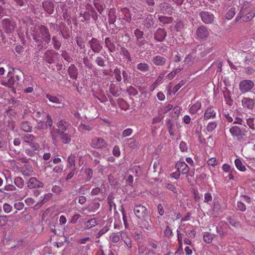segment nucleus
<instances>
[{
    "instance_id": "nucleus-1",
    "label": "nucleus",
    "mask_w": 255,
    "mask_h": 255,
    "mask_svg": "<svg viewBox=\"0 0 255 255\" xmlns=\"http://www.w3.org/2000/svg\"><path fill=\"white\" fill-rule=\"evenodd\" d=\"M90 144L93 148L101 150H106L108 146L107 142L103 138L99 137H93Z\"/></svg>"
},
{
    "instance_id": "nucleus-2",
    "label": "nucleus",
    "mask_w": 255,
    "mask_h": 255,
    "mask_svg": "<svg viewBox=\"0 0 255 255\" xmlns=\"http://www.w3.org/2000/svg\"><path fill=\"white\" fill-rule=\"evenodd\" d=\"M255 16V10H252L244 15V12L241 9L236 17V21H239L242 18L243 21H249L251 20Z\"/></svg>"
},
{
    "instance_id": "nucleus-3",
    "label": "nucleus",
    "mask_w": 255,
    "mask_h": 255,
    "mask_svg": "<svg viewBox=\"0 0 255 255\" xmlns=\"http://www.w3.org/2000/svg\"><path fill=\"white\" fill-rule=\"evenodd\" d=\"M133 211L135 216L138 219H143L148 215L147 209L145 207L141 205L135 206Z\"/></svg>"
},
{
    "instance_id": "nucleus-4",
    "label": "nucleus",
    "mask_w": 255,
    "mask_h": 255,
    "mask_svg": "<svg viewBox=\"0 0 255 255\" xmlns=\"http://www.w3.org/2000/svg\"><path fill=\"white\" fill-rule=\"evenodd\" d=\"M254 86V83L250 80H244L240 82L239 89L242 93L249 92Z\"/></svg>"
},
{
    "instance_id": "nucleus-5",
    "label": "nucleus",
    "mask_w": 255,
    "mask_h": 255,
    "mask_svg": "<svg viewBox=\"0 0 255 255\" xmlns=\"http://www.w3.org/2000/svg\"><path fill=\"white\" fill-rule=\"evenodd\" d=\"M196 38L199 39H204L209 35V29L204 26L199 27L196 31Z\"/></svg>"
},
{
    "instance_id": "nucleus-6",
    "label": "nucleus",
    "mask_w": 255,
    "mask_h": 255,
    "mask_svg": "<svg viewBox=\"0 0 255 255\" xmlns=\"http://www.w3.org/2000/svg\"><path fill=\"white\" fill-rule=\"evenodd\" d=\"M231 134L233 137H240L246 135V131L242 129L240 127L237 126H233L229 129Z\"/></svg>"
},
{
    "instance_id": "nucleus-7",
    "label": "nucleus",
    "mask_w": 255,
    "mask_h": 255,
    "mask_svg": "<svg viewBox=\"0 0 255 255\" xmlns=\"http://www.w3.org/2000/svg\"><path fill=\"white\" fill-rule=\"evenodd\" d=\"M200 15L202 21L206 24L211 23L215 18L211 12L207 11L201 12Z\"/></svg>"
},
{
    "instance_id": "nucleus-8",
    "label": "nucleus",
    "mask_w": 255,
    "mask_h": 255,
    "mask_svg": "<svg viewBox=\"0 0 255 255\" xmlns=\"http://www.w3.org/2000/svg\"><path fill=\"white\" fill-rule=\"evenodd\" d=\"M39 28L40 34H38V36L46 43H49L50 41V36L48 29L43 25H41Z\"/></svg>"
},
{
    "instance_id": "nucleus-9",
    "label": "nucleus",
    "mask_w": 255,
    "mask_h": 255,
    "mask_svg": "<svg viewBox=\"0 0 255 255\" xmlns=\"http://www.w3.org/2000/svg\"><path fill=\"white\" fill-rule=\"evenodd\" d=\"M89 43L91 48L95 53L100 52L103 48L101 43L95 38H93Z\"/></svg>"
},
{
    "instance_id": "nucleus-10",
    "label": "nucleus",
    "mask_w": 255,
    "mask_h": 255,
    "mask_svg": "<svg viewBox=\"0 0 255 255\" xmlns=\"http://www.w3.org/2000/svg\"><path fill=\"white\" fill-rule=\"evenodd\" d=\"M2 25L7 33H11L15 28V23L13 22H11L8 18L3 19L2 20Z\"/></svg>"
},
{
    "instance_id": "nucleus-11",
    "label": "nucleus",
    "mask_w": 255,
    "mask_h": 255,
    "mask_svg": "<svg viewBox=\"0 0 255 255\" xmlns=\"http://www.w3.org/2000/svg\"><path fill=\"white\" fill-rule=\"evenodd\" d=\"M57 126L58 128L57 132L60 134L65 132L71 126V125L67 121L61 120L58 122Z\"/></svg>"
},
{
    "instance_id": "nucleus-12",
    "label": "nucleus",
    "mask_w": 255,
    "mask_h": 255,
    "mask_svg": "<svg viewBox=\"0 0 255 255\" xmlns=\"http://www.w3.org/2000/svg\"><path fill=\"white\" fill-rule=\"evenodd\" d=\"M57 53L52 50H47L44 55V60L49 64L54 62L55 59L57 58Z\"/></svg>"
},
{
    "instance_id": "nucleus-13",
    "label": "nucleus",
    "mask_w": 255,
    "mask_h": 255,
    "mask_svg": "<svg viewBox=\"0 0 255 255\" xmlns=\"http://www.w3.org/2000/svg\"><path fill=\"white\" fill-rule=\"evenodd\" d=\"M27 186L30 189L41 188L43 186V184L36 178L31 177L28 182Z\"/></svg>"
},
{
    "instance_id": "nucleus-14",
    "label": "nucleus",
    "mask_w": 255,
    "mask_h": 255,
    "mask_svg": "<svg viewBox=\"0 0 255 255\" xmlns=\"http://www.w3.org/2000/svg\"><path fill=\"white\" fill-rule=\"evenodd\" d=\"M34 116L38 122V127L41 129L46 128L48 126L46 124L43 118L41 116L40 112H34Z\"/></svg>"
},
{
    "instance_id": "nucleus-15",
    "label": "nucleus",
    "mask_w": 255,
    "mask_h": 255,
    "mask_svg": "<svg viewBox=\"0 0 255 255\" xmlns=\"http://www.w3.org/2000/svg\"><path fill=\"white\" fill-rule=\"evenodd\" d=\"M176 167L179 172H181L183 174L187 173L189 170L188 166L184 161H178L176 164Z\"/></svg>"
},
{
    "instance_id": "nucleus-16",
    "label": "nucleus",
    "mask_w": 255,
    "mask_h": 255,
    "mask_svg": "<svg viewBox=\"0 0 255 255\" xmlns=\"http://www.w3.org/2000/svg\"><path fill=\"white\" fill-rule=\"evenodd\" d=\"M216 112L214 110L213 107L210 106L205 110L204 115V119L208 120L210 119H214L216 117Z\"/></svg>"
},
{
    "instance_id": "nucleus-17",
    "label": "nucleus",
    "mask_w": 255,
    "mask_h": 255,
    "mask_svg": "<svg viewBox=\"0 0 255 255\" xmlns=\"http://www.w3.org/2000/svg\"><path fill=\"white\" fill-rule=\"evenodd\" d=\"M172 10L170 5L166 2H162L159 5V10L163 13L171 14Z\"/></svg>"
},
{
    "instance_id": "nucleus-18",
    "label": "nucleus",
    "mask_w": 255,
    "mask_h": 255,
    "mask_svg": "<svg viewBox=\"0 0 255 255\" xmlns=\"http://www.w3.org/2000/svg\"><path fill=\"white\" fill-rule=\"evenodd\" d=\"M242 103L244 107L249 109H252L255 106L254 100L249 98H243L242 100Z\"/></svg>"
},
{
    "instance_id": "nucleus-19",
    "label": "nucleus",
    "mask_w": 255,
    "mask_h": 255,
    "mask_svg": "<svg viewBox=\"0 0 255 255\" xmlns=\"http://www.w3.org/2000/svg\"><path fill=\"white\" fill-rule=\"evenodd\" d=\"M166 35L165 30L161 28H159L157 30L154 34V38L158 41H162Z\"/></svg>"
},
{
    "instance_id": "nucleus-20",
    "label": "nucleus",
    "mask_w": 255,
    "mask_h": 255,
    "mask_svg": "<svg viewBox=\"0 0 255 255\" xmlns=\"http://www.w3.org/2000/svg\"><path fill=\"white\" fill-rule=\"evenodd\" d=\"M120 236L121 238V240L124 242V243L126 245L127 248L128 249H130L131 248V239L128 236L127 233L126 232H122L120 234Z\"/></svg>"
},
{
    "instance_id": "nucleus-21",
    "label": "nucleus",
    "mask_w": 255,
    "mask_h": 255,
    "mask_svg": "<svg viewBox=\"0 0 255 255\" xmlns=\"http://www.w3.org/2000/svg\"><path fill=\"white\" fill-rule=\"evenodd\" d=\"M120 54L123 56L125 61L127 62H131L132 60L130 54L128 51L124 47H122L120 50Z\"/></svg>"
},
{
    "instance_id": "nucleus-22",
    "label": "nucleus",
    "mask_w": 255,
    "mask_h": 255,
    "mask_svg": "<svg viewBox=\"0 0 255 255\" xmlns=\"http://www.w3.org/2000/svg\"><path fill=\"white\" fill-rule=\"evenodd\" d=\"M134 33V35H135V37H136L137 39L138 40V42L137 43V45H140V46L143 45L145 43V41L144 40H141V41L139 40V39H141L143 37V31L139 30L138 29H136L135 30Z\"/></svg>"
},
{
    "instance_id": "nucleus-23",
    "label": "nucleus",
    "mask_w": 255,
    "mask_h": 255,
    "mask_svg": "<svg viewBox=\"0 0 255 255\" xmlns=\"http://www.w3.org/2000/svg\"><path fill=\"white\" fill-rule=\"evenodd\" d=\"M100 206L99 203L92 202L89 204L86 209L90 212H94L99 208Z\"/></svg>"
},
{
    "instance_id": "nucleus-24",
    "label": "nucleus",
    "mask_w": 255,
    "mask_h": 255,
    "mask_svg": "<svg viewBox=\"0 0 255 255\" xmlns=\"http://www.w3.org/2000/svg\"><path fill=\"white\" fill-rule=\"evenodd\" d=\"M152 61L156 65H163L165 62V58L164 57L157 55L153 57Z\"/></svg>"
},
{
    "instance_id": "nucleus-25",
    "label": "nucleus",
    "mask_w": 255,
    "mask_h": 255,
    "mask_svg": "<svg viewBox=\"0 0 255 255\" xmlns=\"http://www.w3.org/2000/svg\"><path fill=\"white\" fill-rule=\"evenodd\" d=\"M43 6L48 14L53 13L54 9L52 3L48 1L43 2Z\"/></svg>"
},
{
    "instance_id": "nucleus-26",
    "label": "nucleus",
    "mask_w": 255,
    "mask_h": 255,
    "mask_svg": "<svg viewBox=\"0 0 255 255\" xmlns=\"http://www.w3.org/2000/svg\"><path fill=\"white\" fill-rule=\"evenodd\" d=\"M201 107V104L199 102H196L189 108V112L191 114H195L200 110Z\"/></svg>"
},
{
    "instance_id": "nucleus-27",
    "label": "nucleus",
    "mask_w": 255,
    "mask_h": 255,
    "mask_svg": "<svg viewBox=\"0 0 255 255\" xmlns=\"http://www.w3.org/2000/svg\"><path fill=\"white\" fill-rule=\"evenodd\" d=\"M98 224V221L96 218L91 219L85 223V228L86 229H89Z\"/></svg>"
},
{
    "instance_id": "nucleus-28",
    "label": "nucleus",
    "mask_w": 255,
    "mask_h": 255,
    "mask_svg": "<svg viewBox=\"0 0 255 255\" xmlns=\"http://www.w3.org/2000/svg\"><path fill=\"white\" fill-rule=\"evenodd\" d=\"M41 113V116L42 118H43L44 120H45V118H46V121L45 122L46 124L49 127L52 126L53 124V121L51 117L48 115L47 114L43 111H42Z\"/></svg>"
},
{
    "instance_id": "nucleus-29",
    "label": "nucleus",
    "mask_w": 255,
    "mask_h": 255,
    "mask_svg": "<svg viewBox=\"0 0 255 255\" xmlns=\"http://www.w3.org/2000/svg\"><path fill=\"white\" fill-rule=\"evenodd\" d=\"M62 142L64 144L69 143L71 141V137L70 134L67 133H62L59 134Z\"/></svg>"
},
{
    "instance_id": "nucleus-30",
    "label": "nucleus",
    "mask_w": 255,
    "mask_h": 255,
    "mask_svg": "<svg viewBox=\"0 0 255 255\" xmlns=\"http://www.w3.org/2000/svg\"><path fill=\"white\" fill-rule=\"evenodd\" d=\"M105 43L106 46L108 48L110 52H113L115 51V45L111 42L109 37L105 38Z\"/></svg>"
},
{
    "instance_id": "nucleus-31",
    "label": "nucleus",
    "mask_w": 255,
    "mask_h": 255,
    "mask_svg": "<svg viewBox=\"0 0 255 255\" xmlns=\"http://www.w3.org/2000/svg\"><path fill=\"white\" fill-rule=\"evenodd\" d=\"M235 164L236 168L240 171L244 172L247 170L246 167L243 164L240 159L236 158L235 160Z\"/></svg>"
},
{
    "instance_id": "nucleus-32",
    "label": "nucleus",
    "mask_w": 255,
    "mask_h": 255,
    "mask_svg": "<svg viewBox=\"0 0 255 255\" xmlns=\"http://www.w3.org/2000/svg\"><path fill=\"white\" fill-rule=\"evenodd\" d=\"M68 72L70 76L73 79H76L78 75V72L76 68L73 66L71 65L68 70Z\"/></svg>"
},
{
    "instance_id": "nucleus-33",
    "label": "nucleus",
    "mask_w": 255,
    "mask_h": 255,
    "mask_svg": "<svg viewBox=\"0 0 255 255\" xmlns=\"http://www.w3.org/2000/svg\"><path fill=\"white\" fill-rule=\"evenodd\" d=\"M75 158L76 156L73 154H71L68 157L67 161L68 163V166L72 167V169L75 168Z\"/></svg>"
},
{
    "instance_id": "nucleus-34",
    "label": "nucleus",
    "mask_w": 255,
    "mask_h": 255,
    "mask_svg": "<svg viewBox=\"0 0 255 255\" xmlns=\"http://www.w3.org/2000/svg\"><path fill=\"white\" fill-rule=\"evenodd\" d=\"M154 23V20L152 15H149L147 16L144 21V24L145 27H149Z\"/></svg>"
},
{
    "instance_id": "nucleus-35",
    "label": "nucleus",
    "mask_w": 255,
    "mask_h": 255,
    "mask_svg": "<svg viewBox=\"0 0 255 255\" xmlns=\"http://www.w3.org/2000/svg\"><path fill=\"white\" fill-rule=\"evenodd\" d=\"M213 239V235L212 234L206 232L203 235V240L207 244L211 243Z\"/></svg>"
},
{
    "instance_id": "nucleus-36",
    "label": "nucleus",
    "mask_w": 255,
    "mask_h": 255,
    "mask_svg": "<svg viewBox=\"0 0 255 255\" xmlns=\"http://www.w3.org/2000/svg\"><path fill=\"white\" fill-rule=\"evenodd\" d=\"M31 126L28 122H25L21 123L20 126L21 129L26 132H30L31 129Z\"/></svg>"
},
{
    "instance_id": "nucleus-37",
    "label": "nucleus",
    "mask_w": 255,
    "mask_h": 255,
    "mask_svg": "<svg viewBox=\"0 0 255 255\" xmlns=\"http://www.w3.org/2000/svg\"><path fill=\"white\" fill-rule=\"evenodd\" d=\"M14 183L17 187L22 188L24 186V182L21 177H17L14 180Z\"/></svg>"
},
{
    "instance_id": "nucleus-38",
    "label": "nucleus",
    "mask_w": 255,
    "mask_h": 255,
    "mask_svg": "<svg viewBox=\"0 0 255 255\" xmlns=\"http://www.w3.org/2000/svg\"><path fill=\"white\" fill-rule=\"evenodd\" d=\"M46 98L49 100V101L51 103L55 104H61V100L58 99L57 97L52 96L50 94H47L46 95Z\"/></svg>"
},
{
    "instance_id": "nucleus-39",
    "label": "nucleus",
    "mask_w": 255,
    "mask_h": 255,
    "mask_svg": "<svg viewBox=\"0 0 255 255\" xmlns=\"http://www.w3.org/2000/svg\"><path fill=\"white\" fill-rule=\"evenodd\" d=\"M236 11V8L235 7H231L230 8L226 14V19L228 20L231 19L235 15Z\"/></svg>"
},
{
    "instance_id": "nucleus-40",
    "label": "nucleus",
    "mask_w": 255,
    "mask_h": 255,
    "mask_svg": "<svg viewBox=\"0 0 255 255\" xmlns=\"http://www.w3.org/2000/svg\"><path fill=\"white\" fill-rule=\"evenodd\" d=\"M110 241L113 243H117L120 240V236L116 233H113L110 236Z\"/></svg>"
},
{
    "instance_id": "nucleus-41",
    "label": "nucleus",
    "mask_w": 255,
    "mask_h": 255,
    "mask_svg": "<svg viewBox=\"0 0 255 255\" xmlns=\"http://www.w3.org/2000/svg\"><path fill=\"white\" fill-rule=\"evenodd\" d=\"M217 124L216 122H211L208 123L207 126V129L209 132H211L217 127Z\"/></svg>"
},
{
    "instance_id": "nucleus-42",
    "label": "nucleus",
    "mask_w": 255,
    "mask_h": 255,
    "mask_svg": "<svg viewBox=\"0 0 255 255\" xmlns=\"http://www.w3.org/2000/svg\"><path fill=\"white\" fill-rule=\"evenodd\" d=\"M109 227L107 225H106L99 232V233H97L96 235V238H100L102 235L106 233L109 230Z\"/></svg>"
},
{
    "instance_id": "nucleus-43",
    "label": "nucleus",
    "mask_w": 255,
    "mask_h": 255,
    "mask_svg": "<svg viewBox=\"0 0 255 255\" xmlns=\"http://www.w3.org/2000/svg\"><path fill=\"white\" fill-rule=\"evenodd\" d=\"M137 68L138 69L140 70L143 72H146L148 70V66L146 63H139L137 65Z\"/></svg>"
},
{
    "instance_id": "nucleus-44",
    "label": "nucleus",
    "mask_w": 255,
    "mask_h": 255,
    "mask_svg": "<svg viewBox=\"0 0 255 255\" xmlns=\"http://www.w3.org/2000/svg\"><path fill=\"white\" fill-rule=\"evenodd\" d=\"M159 20L164 23H170L172 21L171 17L160 16L159 17Z\"/></svg>"
},
{
    "instance_id": "nucleus-45",
    "label": "nucleus",
    "mask_w": 255,
    "mask_h": 255,
    "mask_svg": "<svg viewBox=\"0 0 255 255\" xmlns=\"http://www.w3.org/2000/svg\"><path fill=\"white\" fill-rule=\"evenodd\" d=\"M34 139V137L32 134L27 133L24 136V140L26 142H31Z\"/></svg>"
},
{
    "instance_id": "nucleus-46",
    "label": "nucleus",
    "mask_w": 255,
    "mask_h": 255,
    "mask_svg": "<svg viewBox=\"0 0 255 255\" xmlns=\"http://www.w3.org/2000/svg\"><path fill=\"white\" fill-rule=\"evenodd\" d=\"M63 167H64V166L63 164H60L58 165H56L53 168V171L54 173H60L62 172V171L63 170Z\"/></svg>"
},
{
    "instance_id": "nucleus-47",
    "label": "nucleus",
    "mask_w": 255,
    "mask_h": 255,
    "mask_svg": "<svg viewBox=\"0 0 255 255\" xmlns=\"http://www.w3.org/2000/svg\"><path fill=\"white\" fill-rule=\"evenodd\" d=\"M237 209L240 211L244 212L246 210V205L241 201L237 202Z\"/></svg>"
},
{
    "instance_id": "nucleus-48",
    "label": "nucleus",
    "mask_w": 255,
    "mask_h": 255,
    "mask_svg": "<svg viewBox=\"0 0 255 255\" xmlns=\"http://www.w3.org/2000/svg\"><path fill=\"white\" fill-rule=\"evenodd\" d=\"M180 69H176L175 70L169 73L167 77L169 79H172L180 71Z\"/></svg>"
},
{
    "instance_id": "nucleus-49",
    "label": "nucleus",
    "mask_w": 255,
    "mask_h": 255,
    "mask_svg": "<svg viewBox=\"0 0 255 255\" xmlns=\"http://www.w3.org/2000/svg\"><path fill=\"white\" fill-rule=\"evenodd\" d=\"M218 163L217 160L215 157H211L207 160V164L209 165L214 166Z\"/></svg>"
},
{
    "instance_id": "nucleus-50",
    "label": "nucleus",
    "mask_w": 255,
    "mask_h": 255,
    "mask_svg": "<svg viewBox=\"0 0 255 255\" xmlns=\"http://www.w3.org/2000/svg\"><path fill=\"white\" fill-rule=\"evenodd\" d=\"M4 211L6 213H10L12 209V207L8 203H4L3 206Z\"/></svg>"
},
{
    "instance_id": "nucleus-51",
    "label": "nucleus",
    "mask_w": 255,
    "mask_h": 255,
    "mask_svg": "<svg viewBox=\"0 0 255 255\" xmlns=\"http://www.w3.org/2000/svg\"><path fill=\"white\" fill-rule=\"evenodd\" d=\"M212 200V196L210 193L206 192L204 194V200L205 203H208L209 201H211Z\"/></svg>"
},
{
    "instance_id": "nucleus-52",
    "label": "nucleus",
    "mask_w": 255,
    "mask_h": 255,
    "mask_svg": "<svg viewBox=\"0 0 255 255\" xmlns=\"http://www.w3.org/2000/svg\"><path fill=\"white\" fill-rule=\"evenodd\" d=\"M96 62L98 65L101 67H104L105 65V61L104 59L101 57H98L96 59Z\"/></svg>"
},
{
    "instance_id": "nucleus-53",
    "label": "nucleus",
    "mask_w": 255,
    "mask_h": 255,
    "mask_svg": "<svg viewBox=\"0 0 255 255\" xmlns=\"http://www.w3.org/2000/svg\"><path fill=\"white\" fill-rule=\"evenodd\" d=\"M227 220L228 222L230 223V224L234 227H237L240 225L239 222H237L234 219H232L231 218H228Z\"/></svg>"
},
{
    "instance_id": "nucleus-54",
    "label": "nucleus",
    "mask_w": 255,
    "mask_h": 255,
    "mask_svg": "<svg viewBox=\"0 0 255 255\" xmlns=\"http://www.w3.org/2000/svg\"><path fill=\"white\" fill-rule=\"evenodd\" d=\"M85 173L87 175V180H89L93 176V171L91 168H88L85 169Z\"/></svg>"
},
{
    "instance_id": "nucleus-55",
    "label": "nucleus",
    "mask_w": 255,
    "mask_h": 255,
    "mask_svg": "<svg viewBox=\"0 0 255 255\" xmlns=\"http://www.w3.org/2000/svg\"><path fill=\"white\" fill-rule=\"evenodd\" d=\"M52 41L54 44V47L56 49H59L61 46L60 42L58 41L55 37H53L52 38Z\"/></svg>"
},
{
    "instance_id": "nucleus-56",
    "label": "nucleus",
    "mask_w": 255,
    "mask_h": 255,
    "mask_svg": "<svg viewBox=\"0 0 255 255\" xmlns=\"http://www.w3.org/2000/svg\"><path fill=\"white\" fill-rule=\"evenodd\" d=\"M132 132V130L131 128H127L125 130H124V131L123 132L122 135L124 137L128 136L130 135H131Z\"/></svg>"
},
{
    "instance_id": "nucleus-57",
    "label": "nucleus",
    "mask_w": 255,
    "mask_h": 255,
    "mask_svg": "<svg viewBox=\"0 0 255 255\" xmlns=\"http://www.w3.org/2000/svg\"><path fill=\"white\" fill-rule=\"evenodd\" d=\"M164 77V74L163 73H161L159 76L158 77L157 79L156 80L155 82H154V84L155 85H159L163 80V77Z\"/></svg>"
},
{
    "instance_id": "nucleus-58",
    "label": "nucleus",
    "mask_w": 255,
    "mask_h": 255,
    "mask_svg": "<svg viewBox=\"0 0 255 255\" xmlns=\"http://www.w3.org/2000/svg\"><path fill=\"white\" fill-rule=\"evenodd\" d=\"M113 154L117 157H118L121 154V151L120 149L119 146H115L113 150Z\"/></svg>"
},
{
    "instance_id": "nucleus-59",
    "label": "nucleus",
    "mask_w": 255,
    "mask_h": 255,
    "mask_svg": "<svg viewBox=\"0 0 255 255\" xmlns=\"http://www.w3.org/2000/svg\"><path fill=\"white\" fill-rule=\"evenodd\" d=\"M30 146L31 147L33 151H38L39 150L40 147L37 143L32 142L30 143Z\"/></svg>"
},
{
    "instance_id": "nucleus-60",
    "label": "nucleus",
    "mask_w": 255,
    "mask_h": 255,
    "mask_svg": "<svg viewBox=\"0 0 255 255\" xmlns=\"http://www.w3.org/2000/svg\"><path fill=\"white\" fill-rule=\"evenodd\" d=\"M183 85H184L183 82L182 81H181L179 83H178L176 86H175L173 89V91H172L173 94H175L181 88V87Z\"/></svg>"
},
{
    "instance_id": "nucleus-61",
    "label": "nucleus",
    "mask_w": 255,
    "mask_h": 255,
    "mask_svg": "<svg viewBox=\"0 0 255 255\" xmlns=\"http://www.w3.org/2000/svg\"><path fill=\"white\" fill-rule=\"evenodd\" d=\"M107 200L110 208H112L113 207L114 208L116 207V204L113 201V197L112 196H109Z\"/></svg>"
},
{
    "instance_id": "nucleus-62",
    "label": "nucleus",
    "mask_w": 255,
    "mask_h": 255,
    "mask_svg": "<svg viewBox=\"0 0 255 255\" xmlns=\"http://www.w3.org/2000/svg\"><path fill=\"white\" fill-rule=\"evenodd\" d=\"M76 42L77 45L80 47L81 49H83L85 48V44L83 40L80 37L76 38Z\"/></svg>"
},
{
    "instance_id": "nucleus-63",
    "label": "nucleus",
    "mask_w": 255,
    "mask_h": 255,
    "mask_svg": "<svg viewBox=\"0 0 255 255\" xmlns=\"http://www.w3.org/2000/svg\"><path fill=\"white\" fill-rule=\"evenodd\" d=\"M114 73L115 74L116 78L118 81H121L122 80V77L121 75V72L119 69H116L114 71Z\"/></svg>"
},
{
    "instance_id": "nucleus-64",
    "label": "nucleus",
    "mask_w": 255,
    "mask_h": 255,
    "mask_svg": "<svg viewBox=\"0 0 255 255\" xmlns=\"http://www.w3.org/2000/svg\"><path fill=\"white\" fill-rule=\"evenodd\" d=\"M179 148L181 151L185 152L187 150V146L186 143L184 141H181L179 144Z\"/></svg>"
}]
</instances>
